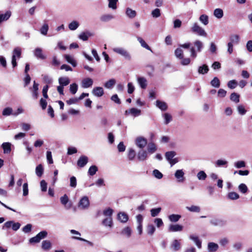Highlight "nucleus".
<instances>
[{
  "label": "nucleus",
  "mask_w": 252,
  "mask_h": 252,
  "mask_svg": "<svg viewBox=\"0 0 252 252\" xmlns=\"http://www.w3.org/2000/svg\"><path fill=\"white\" fill-rule=\"evenodd\" d=\"M113 51L116 54H118L128 61H130L132 59V56L130 53L125 48L123 47H115L113 48Z\"/></svg>",
  "instance_id": "nucleus-1"
},
{
  "label": "nucleus",
  "mask_w": 252,
  "mask_h": 252,
  "mask_svg": "<svg viewBox=\"0 0 252 252\" xmlns=\"http://www.w3.org/2000/svg\"><path fill=\"white\" fill-rule=\"evenodd\" d=\"M48 233L46 231L43 230L38 233L35 236L29 239V243L31 244L38 243L41 240L47 237Z\"/></svg>",
  "instance_id": "nucleus-2"
},
{
  "label": "nucleus",
  "mask_w": 252,
  "mask_h": 252,
  "mask_svg": "<svg viewBox=\"0 0 252 252\" xmlns=\"http://www.w3.org/2000/svg\"><path fill=\"white\" fill-rule=\"evenodd\" d=\"M191 31L192 32L197 34V35L201 36L206 37L207 33L205 30L200 27L197 23H194L191 28Z\"/></svg>",
  "instance_id": "nucleus-3"
},
{
  "label": "nucleus",
  "mask_w": 252,
  "mask_h": 252,
  "mask_svg": "<svg viewBox=\"0 0 252 252\" xmlns=\"http://www.w3.org/2000/svg\"><path fill=\"white\" fill-rule=\"evenodd\" d=\"M21 226V224L19 222H15L14 221L10 220L5 222L2 226V229H9L10 227L14 231L18 230Z\"/></svg>",
  "instance_id": "nucleus-4"
},
{
  "label": "nucleus",
  "mask_w": 252,
  "mask_h": 252,
  "mask_svg": "<svg viewBox=\"0 0 252 252\" xmlns=\"http://www.w3.org/2000/svg\"><path fill=\"white\" fill-rule=\"evenodd\" d=\"M89 206L90 201L89 198L86 196H84L81 198L78 205L79 208L83 210L88 209Z\"/></svg>",
  "instance_id": "nucleus-5"
},
{
  "label": "nucleus",
  "mask_w": 252,
  "mask_h": 252,
  "mask_svg": "<svg viewBox=\"0 0 252 252\" xmlns=\"http://www.w3.org/2000/svg\"><path fill=\"white\" fill-rule=\"evenodd\" d=\"M210 223L214 226H223L227 223V221L224 219L213 218L210 221Z\"/></svg>",
  "instance_id": "nucleus-6"
},
{
  "label": "nucleus",
  "mask_w": 252,
  "mask_h": 252,
  "mask_svg": "<svg viewBox=\"0 0 252 252\" xmlns=\"http://www.w3.org/2000/svg\"><path fill=\"white\" fill-rule=\"evenodd\" d=\"M135 144L139 148L143 149L147 144V140L146 138L139 136L135 139Z\"/></svg>",
  "instance_id": "nucleus-7"
},
{
  "label": "nucleus",
  "mask_w": 252,
  "mask_h": 252,
  "mask_svg": "<svg viewBox=\"0 0 252 252\" xmlns=\"http://www.w3.org/2000/svg\"><path fill=\"white\" fill-rule=\"evenodd\" d=\"M94 35V33L91 32L89 31H86L85 32H82L78 35V38L83 40V41H87L88 40L90 37H91Z\"/></svg>",
  "instance_id": "nucleus-8"
},
{
  "label": "nucleus",
  "mask_w": 252,
  "mask_h": 252,
  "mask_svg": "<svg viewBox=\"0 0 252 252\" xmlns=\"http://www.w3.org/2000/svg\"><path fill=\"white\" fill-rule=\"evenodd\" d=\"M175 177L179 182H183L185 180V173L183 169L177 170L175 173Z\"/></svg>",
  "instance_id": "nucleus-9"
},
{
  "label": "nucleus",
  "mask_w": 252,
  "mask_h": 252,
  "mask_svg": "<svg viewBox=\"0 0 252 252\" xmlns=\"http://www.w3.org/2000/svg\"><path fill=\"white\" fill-rule=\"evenodd\" d=\"M38 84L34 81L32 88H30L32 92V96L34 99H36L38 97Z\"/></svg>",
  "instance_id": "nucleus-10"
},
{
  "label": "nucleus",
  "mask_w": 252,
  "mask_h": 252,
  "mask_svg": "<svg viewBox=\"0 0 252 252\" xmlns=\"http://www.w3.org/2000/svg\"><path fill=\"white\" fill-rule=\"evenodd\" d=\"M89 158L86 156H81L77 161V165L80 167H84L88 162Z\"/></svg>",
  "instance_id": "nucleus-11"
},
{
  "label": "nucleus",
  "mask_w": 252,
  "mask_h": 252,
  "mask_svg": "<svg viewBox=\"0 0 252 252\" xmlns=\"http://www.w3.org/2000/svg\"><path fill=\"white\" fill-rule=\"evenodd\" d=\"M93 84V80L90 78L84 79L81 82V87L83 88L91 87Z\"/></svg>",
  "instance_id": "nucleus-12"
},
{
  "label": "nucleus",
  "mask_w": 252,
  "mask_h": 252,
  "mask_svg": "<svg viewBox=\"0 0 252 252\" xmlns=\"http://www.w3.org/2000/svg\"><path fill=\"white\" fill-rule=\"evenodd\" d=\"M125 114H130L134 117H137L141 114V110L135 108H132L125 111Z\"/></svg>",
  "instance_id": "nucleus-13"
},
{
  "label": "nucleus",
  "mask_w": 252,
  "mask_h": 252,
  "mask_svg": "<svg viewBox=\"0 0 252 252\" xmlns=\"http://www.w3.org/2000/svg\"><path fill=\"white\" fill-rule=\"evenodd\" d=\"M92 94L95 96L100 97L103 95L104 91L102 87H96L93 89Z\"/></svg>",
  "instance_id": "nucleus-14"
},
{
  "label": "nucleus",
  "mask_w": 252,
  "mask_h": 252,
  "mask_svg": "<svg viewBox=\"0 0 252 252\" xmlns=\"http://www.w3.org/2000/svg\"><path fill=\"white\" fill-rule=\"evenodd\" d=\"M33 54L35 57L40 59L44 60L46 58V57L42 54V49L39 47L35 49Z\"/></svg>",
  "instance_id": "nucleus-15"
},
{
  "label": "nucleus",
  "mask_w": 252,
  "mask_h": 252,
  "mask_svg": "<svg viewBox=\"0 0 252 252\" xmlns=\"http://www.w3.org/2000/svg\"><path fill=\"white\" fill-rule=\"evenodd\" d=\"M183 229V227L182 225L175 224H170L169 226L168 230L170 232H177V231H181Z\"/></svg>",
  "instance_id": "nucleus-16"
},
{
  "label": "nucleus",
  "mask_w": 252,
  "mask_h": 252,
  "mask_svg": "<svg viewBox=\"0 0 252 252\" xmlns=\"http://www.w3.org/2000/svg\"><path fill=\"white\" fill-rule=\"evenodd\" d=\"M12 144L9 142H4L1 145L4 154H9L11 151Z\"/></svg>",
  "instance_id": "nucleus-17"
},
{
  "label": "nucleus",
  "mask_w": 252,
  "mask_h": 252,
  "mask_svg": "<svg viewBox=\"0 0 252 252\" xmlns=\"http://www.w3.org/2000/svg\"><path fill=\"white\" fill-rule=\"evenodd\" d=\"M189 239L193 241L198 249H201L202 247L201 241L199 240L198 237L195 235H190Z\"/></svg>",
  "instance_id": "nucleus-18"
},
{
  "label": "nucleus",
  "mask_w": 252,
  "mask_h": 252,
  "mask_svg": "<svg viewBox=\"0 0 252 252\" xmlns=\"http://www.w3.org/2000/svg\"><path fill=\"white\" fill-rule=\"evenodd\" d=\"M148 158V152L146 151L141 150L138 153L137 158L140 161H144Z\"/></svg>",
  "instance_id": "nucleus-19"
},
{
  "label": "nucleus",
  "mask_w": 252,
  "mask_h": 252,
  "mask_svg": "<svg viewBox=\"0 0 252 252\" xmlns=\"http://www.w3.org/2000/svg\"><path fill=\"white\" fill-rule=\"evenodd\" d=\"M51 247L52 244L49 240H46L42 241L41 248L43 250L48 251L51 249Z\"/></svg>",
  "instance_id": "nucleus-20"
},
{
  "label": "nucleus",
  "mask_w": 252,
  "mask_h": 252,
  "mask_svg": "<svg viewBox=\"0 0 252 252\" xmlns=\"http://www.w3.org/2000/svg\"><path fill=\"white\" fill-rule=\"evenodd\" d=\"M230 41L228 43H231L232 44H238L240 42V36L236 34H231L229 37Z\"/></svg>",
  "instance_id": "nucleus-21"
},
{
  "label": "nucleus",
  "mask_w": 252,
  "mask_h": 252,
  "mask_svg": "<svg viewBox=\"0 0 252 252\" xmlns=\"http://www.w3.org/2000/svg\"><path fill=\"white\" fill-rule=\"evenodd\" d=\"M60 200L61 203L64 206L66 209H69L70 208L71 204H67L68 202V197L66 194H64L63 196H62L60 198Z\"/></svg>",
  "instance_id": "nucleus-22"
},
{
  "label": "nucleus",
  "mask_w": 252,
  "mask_h": 252,
  "mask_svg": "<svg viewBox=\"0 0 252 252\" xmlns=\"http://www.w3.org/2000/svg\"><path fill=\"white\" fill-rule=\"evenodd\" d=\"M58 81L60 85L63 87L66 86L70 83V79L67 77H61L59 78Z\"/></svg>",
  "instance_id": "nucleus-23"
},
{
  "label": "nucleus",
  "mask_w": 252,
  "mask_h": 252,
  "mask_svg": "<svg viewBox=\"0 0 252 252\" xmlns=\"http://www.w3.org/2000/svg\"><path fill=\"white\" fill-rule=\"evenodd\" d=\"M137 82L139 86L142 89H145L147 86V79L144 77H138L137 78Z\"/></svg>",
  "instance_id": "nucleus-24"
},
{
  "label": "nucleus",
  "mask_w": 252,
  "mask_h": 252,
  "mask_svg": "<svg viewBox=\"0 0 252 252\" xmlns=\"http://www.w3.org/2000/svg\"><path fill=\"white\" fill-rule=\"evenodd\" d=\"M219 248V246L217 244L214 242H209L208 244L207 249L209 252H215Z\"/></svg>",
  "instance_id": "nucleus-25"
},
{
  "label": "nucleus",
  "mask_w": 252,
  "mask_h": 252,
  "mask_svg": "<svg viewBox=\"0 0 252 252\" xmlns=\"http://www.w3.org/2000/svg\"><path fill=\"white\" fill-rule=\"evenodd\" d=\"M118 219L123 223H126L128 220V215L124 213L121 212L118 214Z\"/></svg>",
  "instance_id": "nucleus-26"
},
{
  "label": "nucleus",
  "mask_w": 252,
  "mask_h": 252,
  "mask_svg": "<svg viewBox=\"0 0 252 252\" xmlns=\"http://www.w3.org/2000/svg\"><path fill=\"white\" fill-rule=\"evenodd\" d=\"M65 60L69 63H70L73 67H76L77 65V62L71 56L65 54L63 56Z\"/></svg>",
  "instance_id": "nucleus-27"
},
{
  "label": "nucleus",
  "mask_w": 252,
  "mask_h": 252,
  "mask_svg": "<svg viewBox=\"0 0 252 252\" xmlns=\"http://www.w3.org/2000/svg\"><path fill=\"white\" fill-rule=\"evenodd\" d=\"M156 105L162 111H165L167 109V104L165 102L159 100L156 101Z\"/></svg>",
  "instance_id": "nucleus-28"
},
{
  "label": "nucleus",
  "mask_w": 252,
  "mask_h": 252,
  "mask_svg": "<svg viewBox=\"0 0 252 252\" xmlns=\"http://www.w3.org/2000/svg\"><path fill=\"white\" fill-rule=\"evenodd\" d=\"M11 12L10 11H7L4 14H0V24L3 21H7L11 16Z\"/></svg>",
  "instance_id": "nucleus-29"
},
{
  "label": "nucleus",
  "mask_w": 252,
  "mask_h": 252,
  "mask_svg": "<svg viewBox=\"0 0 252 252\" xmlns=\"http://www.w3.org/2000/svg\"><path fill=\"white\" fill-rule=\"evenodd\" d=\"M44 172V168L41 164L38 165L35 168V174L38 177H41Z\"/></svg>",
  "instance_id": "nucleus-30"
},
{
  "label": "nucleus",
  "mask_w": 252,
  "mask_h": 252,
  "mask_svg": "<svg viewBox=\"0 0 252 252\" xmlns=\"http://www.w3.org/2000/svg\"><path fill=\"white\" fill-rule=\"evenodd\" d=\"M49 30L48 24L45 23L43 24L42 27L40 28L39 31L40 33L43 35H47L48 31Z\"/></svg>",
  "instance_id": "nucleus-31"
},
{
  "label": "nucleus",
  "mask_w": 252,
  "mask_h": 252,
  "mask_svg": "<svg viewBox=\"0 0 252 252\" xmlns=\"http://www.w3.org/2000/svg\"><path fill=\"white\" fill-rule=\"evenodd\" d=\"M131 229L129 226L125 227L121 231V234L126 236L127 238H129L131 236Z\"/></svg>",
  "instance_id": "nucleus-32"
},
{
  "label": "nucleus",
  "mask_w": 252,
  "mask_h": 252,
  "mask_svg": "<svg viewBox=\"0 0 252 252\" xmlns=\"http://www.w3.org/2000/svg\"><path fill=\"white\" fill-rule=\"evenodd\" d=\"M68 28L71 31L76 30L79 26V23L77 21H73L68 24Z\"/></svg>",
  "instance_id": "nucleus-33"
},
{
  "label": "nucleus",
  "mask_w": 252,
  "mask_h": 252,
  "mask_svg": "<svg viewBox=\"0 0 252 252\" xmlns=\"http://www.w3.org/2000/svg\"><path fill=\"white\" fill-rule=\"evenodd\" d=\"M171 247L174 251L179 250L181 248V245L179 241L178 240H174L171 245Z\"/></svg>",
  "instance_id": "nucleus-34"
},
{
  "label": "nucleus",
  "mask_w": 252,
  "mask_h": 252,
  "mask_svg": "<svg viewBox=\"0 0 252 252\" xmlns=\"http://www.w3.org/2000/svg\"><path fill=\"white\" fill-rule=\"evenodd\" d=\"M209 67L206 64H203L198 67V72L200 74H205L208 73Z\"/></svg>",
  "instance_id": "nucleus-35"
},
{
  "label": "nucleus",
  "mask_w": 252,
  "mask_h": 252,
  "mask_svg": "<svg viewBox=\"0 0 252 252\" xmlns=\"http://www.w3.org/2000/svg\"><path fill=\"white\" fill-rule=\"evenodd\" d=\"M186 209L191 212L199 213L200 212L201 209L199 206L196 205H191L190 206H187Z\"/></svg>",
  "instance_id": "nucleus-36"
},
{
  "label": "nucleus",
  "mask_w": 252,
  "mask_h": 252,
  "mask_svg": "<svg viewBox=\"0 0 252 252\" xmlns=\"http://www.w3.org/2000/svg\"><path fill=\"white\" fill-rule=\"evenodd\" d=\"M157 147L154 143L151 142L148 144L147 150L148 153L151 154H153L157 151Z\"/></svg>",
  "instance_id": "nucleus-37"
},
{
  "label": "nucleus",
  "mask_w": 252,
  "mask_h": 252,
  "mask_svg": "<svg viewBox=\"0 0 252 252\" xmlns=\"http://www.w3.org/2000/svg\"><path fill=\"white\" fill-rule=\"evenodd\" d=\"M102 223L105 226H109L111 227L113 224L112 217H107V218L104 219L102 221Z\"/></svg>",
  "instance_id": "nucleus-38"
},
{
  "label": "nucleus",
  "mask_w": 252,
  "mask_h": 252,
  "mask_svg": "<svg viewBox=\"0 0 252 252\" xmlns=\"http://www.w3.org/2000/svg\"><path fill=\"white\" fill-rule=\"evenodd\" d=\"M176 155V153L175 151H169L165 154V158L168 162L172 159Z\"/></svg>",
  "instance_id": "nucleus-39"
},
{
  "label": "nucleus",
  "mask_w": 252,
  "mask_h": 252,
  "mask_svg": "<svg viewBox=\"0 0 252 252\" xmlns=\"http://www.w3.org/2000/svg\"><path fill=\"white\" fill-rule=\"evenodd\" d=\"M126 15L130 18H133L136 15V12L135 10L130 8H127L126 11Z\"/></svg>",
  "instance_id": "nucleus-40"
},
{
  "label": "nucleus",
  "mask_w": 252,
  "mask_h": 252,
  "mask_svg": "<svg viewBox=\"0 0 252 252\" xmlns=\"http://www.w3.org/2000/svg\"><path fill=\"white\" fill-rule=\"evenodd\" d=\"M230 99L232 101L237 103L240 101V95L236 93H233L230 95Z\"/></svg>",
  "instance_id": "nucleus-41"
},
{
  "label": "nucleus",
  "mask_w": 252,
  "mask_h": 252,
  "mask_svg": "<svg viewBox=\"0 0 252 252\" xmlns=\"http://www.w3.org/2000/svg\"><path fill=\"white\" fill-rule=\"evenodd\" d=\"M116 84V80L114 79H111L105 83L104 86L107 89H111Z\"/></svg>",
  "instance_id": "nucleus-42"
},
{
  "label": "nucleus",
  "mask_w": 252,
  "mask_h": 252,
  "mask_svg": "<svg viewBox=\"0 0 252 252\" xmlns=\"http://www.w3.org/2000/svg\"><path fill=\"white\" fill-rule=\"evenodd\" d=\"M181 218V216L177 214H172L168 216L169 220L171 222H177Z\"/></svg>",
  "instance_id": "nucleus-43"
},
{
  "label": "nucleus",
  "mask_w": 252,
  "mask_h": 252,
  "mask_svg": "<svg viewBox=\"0 0 252 252\" xmlns=\"http://www.w3.org/2000/svg\"><path fill=\"white\" fill-rule=\"evenodd\" d=\"M137 40L139 42V43L141 44V46L145 48V49L152 51L151 48L149 46V45L145 42V41L140 37L137 36Z\"/></svg>",
  "instance_id": "nucleus-44"
},
{
  "label": "nucleus",
  "mask_w": 252,
  "mask_h": 252,
  "mask_svg": "<svg viewBox=\"0 0 252 252\" xmlns=\"http://www.w3.org/2000/svg\"><path fill=\"white\" fill-rule=\"evenodd\" d=\"M156 228L152 224H148L146 228L147 233L150 235H153L155 233Z\"/></svg>",
  "instance_id": "nucleus-45"
},
{
  "label": "nucleus",
  "mask_w": 252,
  "mask_h": 252,
  "mask_svg": "<svg viewBox=\"0 0 252 252\" xmlns=\"http://www.w3.org/2000/svg\"><path fill=\"white\" fill-rule=\"evenodd\" d=\"M227 163H228V162L225 160L218 159L215 162V165L216 167H221V166L226 167Z\"/></svg>",
  "instance_id": "nucleus-46"
},
{
  "label": "nucleus",
  "mask_w": 252,
  "mask_h": 252,
  "mask_svg": "<svg viewBox=\"0 0 252 252\" xmlns=\"http://www.w3.org/2000/svg\"><path fill=\"white\" fill-rule=\"evenodd\" d=\"M114 18V16L111 14H105L100 17V20L102 22H108Z\"/></svg>",
  "instance_id": "nucleus-47"
},
{
  "label": "nucleus",
  "mask_w": 252,
  "mask_h": 252,
  "mask_svg": "<svg viewBox=\"0 0 252 252\" xmlns=\"http://www.w3.org/2000/svg\"><path fill=\"white\" fill-rule=\"evenodd\" d=\"M214 15L216 18L220 19L223 17V12L221 9L217 8L214 10Z\"/></svg>",
  "instance_id": "nucleus-48"
},
{
  "label": "nucleus",
  "mask_w": 252,
  "mask_h": 252,
  "mask_svg": "<svg viewBox=\"0 0 252 252\" xmlns=\"http://www.w3.org/2000/svg\"><path fill=\"white\" fill-rule=\"evenodd\" d=\"M21 49L20 47L15 48L12 53V57H14L16 58L17 57L18 59L21 58Z\"/></svg>",
  "instance_id": "nucleus-49"
},
{
  "label": "nucleus",
  "mask_w": 252,
  "mask_h": 252,
  "mask_svg": "<svg viewBox=\"0 0 252 252\" xmlns=\"http://www.w3.org/2000/svg\"><path fill=\"white\" fill-rule=\"evenodd\" d=\"M199 19L200 22L204 25H207L209 23L208 16L205 14L200 15Z\"/></svg>",
  "instance_id": "nucleus-50"
},
{
  "label": "nucleus",
  "mask_w": 252,
  "mask_h": 252,
  "mask_svg": "<svg viewBox=\"0 0 252 252\" xmlns=\"http://www.w3.org/2000/svg\"><path fill=\"white\" fill-rule=\"evenodd\" d=\"M98 171V168L96 165H92L88 170V174L90 176H94Z\"/></svg>",
  "instance_id": "nucleus-51"
},
{
  "label": "nucleus",
  "mask_w": 252,
  "mask_h": 252,
  "mask_svg": "<svg viewBox=\"0 0 252 252\" xmlns=\"http://www.w3.org/2000/svg\"><path fill=\"white\" fill-rule=\"evenodd\" d=\"M78 90V85L76 83H72L70 85L69 91L72 94H74L76 93Z\"/></svg>",
  "instance_id": "nucleus-52"
},
{
  "label": "nucleus",
  "mask_w": 252,
  "mask_h": 252,
  "mask_svg": "<svg viewBox=\"0 0 252 252\" xmlns=\"http://www.w3.org/2000/svg\"><path fill=\"white\" fill-rule=\"evenodd\" d=\"M175 55L178 59H183L184 55L182 49L181 48H177L175 51Z\"/></svg>",
  "instance_id": "nucleus-53"
},
{
  "label": "nucleus",
  "mask_w": 252,
  "mask_h": 252,
  "mask_svg": "<svg viewBox=\"0 0 252 252\" xmlns=\"http://www.w3.org/2000/svg\"><path fill=\"white\" fill-rule=\"evenodd\" d=\"M108 1L109 2V8L113 10H115L117 8V3L118 1V0H108Z\"/></svg>",
  "instance_id": "nucleus-54"
},
{
  "label": "nucleus",
  "mask_w": 252,
  "mask_h": 252,
  "mask_svg": "<svg viewBox=\"0 0 252 252\" xmlns=\"http://www.w3.org/2000/svg\"><path fill=\"white\" fill-rule=\"evenodd\" d=\"M211 85L214 87L219 88L220 86V81L219 78L217 77H214L211 81Z\"/></svg>",
  "instance_id": "nucleus-55"
},
{
  "label": "nucleus",
  "mask_w": 252,
  "mask_h": 252,
  "mask_svg": "<svg viewBox=\"0 0 252 252\" xmlns=\"http://www.w3.org/2000/svg\"><path fill=\"white\" fill-rule=\"evenodd\" d=\"M197 177L199 180H205L207 178V175L204 171H200L197 174Z\"/></svg>",
  "instance_id": "nucleus-56"
},
{
  "label": "nucleus",
  "mask_w": 252,
  "mask_h": 252,
  "mask_svg": "<svg viewBox=\"0 0 252 252\" xmlns=\"http://www.w3.org/2000/svg\"><path fill=\"white\" fill-rule=\"evenodd\" d=\"M13 110L11 107H6L4 108L2 112V115L4 116H10L12 114Z\"/></svg>",
  "instance_id": "nucleus-57"
},
{
  "label": "nucleus",
  "mask_w": 252,
  "mask_h": 252,
  "mask_svg": "<svg viewBox=\"0 0 252 252\" xmlns=\"http://www.w3.org/2000/svg\"><path fill=\"white\" fill-rule=\"evenodd\" d=\"M136 154L133 149H129L128 153V158L129 160H133L135 157Z\"/></svg>",
  "instance_id": "nucleus-58"
},
{
  "label": "nucleus",
  "mask_w": 252,
  "mask_h": 252,
  "mask_svg": "<svg viewBox=\"0 0 252 252\" xmlns=\"http://www.w3.org/2000/svg\"><path fill=\"white\" fill-rule=\"evenodd\" d=\"M161 209L160 207L152 209L151 210V211H151V216L153 217H155L157 216L158 215V214L161 211Z\"/></svg>",
  "instance_id": "nucleus-59"
},
{
  "label": "nucleus",
  "mask_w": 252,
  "mask_h": 252,
  "mask_svg": "<svg viewBox=\"0 0 252 252\" xmlns=\"http://www.w3.org/2000/svg\"><path fill=\"white\" fill-rule=\"evenodd\" d=\"M237 86V82L235 80H232L227 83V86L231 89H235Z\"/></svg>",
  "instance_id": "nucleus-60"
},
{
  "label": "nucleus",
  "mask_w": 252,
  "mask_h": 252,
  "mask_svg": "<svg viewBox=\"0 0 252 252\" xmlns=\"http://www.w3.org/2000/svg\"><path fill=\"white\" fill-rule=\"evenodd\" d=\"M234 166L237 168H241L246 166V163L244 161L239 160L234 163Z\"/></svg>",
  "instance_id": "nucleus-61"
},
{
  "label": "nucleus",
  "mask_w": 252,
  "mask_h": 252,
  "mask_svg": "<svg viewBox=\"0 0 252 252\" xmlns=\"http://www.w3.org/2000/svg\"><path fill=\"white\" fill-rule=\"evenodd\" d=\"M164 119V123L166 125L169 124L172 121V116L168 113H165L163 115Z\"/></svg>",
  "instance_id": "nucleus-62"
},
{
  "label": "nucleus",
  "mask_w": 252,
  "mask_h": 252,
  "mask_svg": "<svg viewBox=\"0 0 252 252\" xmlns=\"http://www.w3.org/2000/svg\"><path fill=\"white\" fill-rule=\"evenodd\" d=\"M194 45L197 48V51L200 52L203 47V43L199 40H196L194 42Z\"/></svg>",
  "instance_id": "nucleus-63"
},
{
  "label": "nucleus",
  "mask_w": 252,
  "mask_h": 252,
  "mask_svg": "<svg viewBox=\"0 0 252 252\" xmlns=\"http://www.w3.org/2000/svg\"><path fill=\"white\" fill-rule=\"evenodd\" d=\"M153 175L154 177L158 179H160L162 178V174L158 169H154L153 171Z\"/></svg>",
  "instance_id": "nucleus-64"
}]
</instances>
